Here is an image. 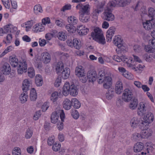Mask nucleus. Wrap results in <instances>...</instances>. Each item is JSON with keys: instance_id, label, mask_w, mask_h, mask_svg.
<instances>
[{"instance_id": "obj_1", "label": "nucleus", "mask_w": 155, "mask_h": 155, "mask_svg": "<svg viewBox=\"0 0 155 155\" xmlns=\"http://www.w3.org/2000/svg\"><path fill=\"white\" fill-rule=\"evenodd\" d=\"M9 61L12 66L14 67H15L18 65L17 71L19 74H21L27 71V64L25 60L24 59L21 61L18 62L16 56L12 55L9 57Z\"/></svg>"}, {"instance_id": "obj_2", "label": "nucleus", "mask_w": 155, "mask_h": 155, "mask_svg": "<svg viewBox=\"0 0 155 155\" xmlns=\"http://www.w3.org/2000/svg\"><path fill=\"white\" fill-rule=\"evenodd\" d=\"M62 94L64 96L70 94L71 95L75 97L78 94V88L74 84H70L68 82H66L64 85Z\"/></svg>"}, {"instance_id": "obj_3", "label": "nucleus", "mask_w": 155, "mask_h": 155, "mask_svg": "<svg viewBox=\"0 0 155 155\" xmlns=\"http://www.w3.org/2000/svg\"><path fill=\"white\" fill-rule=\"evenodd\" d=\"M97 77L99 83L101 84L103 83V86L105 88L107 89L110 87L112 84V78L110 77L106 76V73L104 71H99Z\"/></svg>"}, {"instance_id": "obj_4", "label": "nucleus", "mask_w": 155, "mask_h": 155, "mask_svg": "<svg viewBox=\"0 0 155 155\" xmlns=\"http://www.w3.org/2000/svg\"><path fill=\"white\" fill-rule=\"evenodd\" d=\"M93 39L100 44L104 45L105 43V39L103 35V33L99 28H94V31L91 33Z\"/></svg>"}, {"instance_id": "obj_5", "label": "nucleus", "mask_w": 155, "mask_h": 155, "mask_svg": "<svg viewBox=\"0 0 155 155\" xmlns=\"http://www.w3.org/2000/svg\"><path fill=\"white\" fill-rule=\"evenodd\" d=\"M59 115L60 116L61 121H63L65 117L64 112L63 110L61 109L60 107H58L51 114V123L55 124L57 122L58 120Z\"/></svg>"}, {"instance_id": "obj_6", "label": "nucleus", "mask_w": 155, "mask_h": 155, "mask_svg": "<svg viewBox=\"0 0 155 155\" xmlns=\"http://www.w3.org/2000/svg\"><path fill=\"white\" fill-rule=\"evenodd\" d=\"M113 59L114 60L118 62L123 61L127 64L128 67L135 69L134 67L131 64L132 62V58L131 57H128L125 55H122L120 57L118 55H114L113 57Z\"/></svg>"}, {"instance_id": "obj_7", "label": "nucleus", "mask_w": 155, "mask_h": 155, "mask_svg": "<svg viewBox=\"0 0 155 155\" xmlns=\"http://www.w3.org/2000/svg\"><path fill=\"white\" fill-rule=\"evenodd\" d=\"M149 106V102L147 100H144L139 102L137 109V114L140 116L144 115Z\"/></svg>"}, {"instance_id": "obj_8", "label": "nucleus", "mask_w": 155, "mask_h": 155, "mask_svg": "<svg viewBox=\"0 0 155 155\" xmlns=\"http://www.w3.org/2000/svg\"><path fill=\"white\" fill-rule=\"evenodd\" d=\"M153 30L151 32V35L152 37V39H150L149 41V45H146L145 46V50L147 52H153L155 50V29H152Z\"/></svg>"}, {"instance_id": "obj_9", "label": "nucleus", "mask_w": 155, "mask_h": 155, "mask_svg": "<svg viewBox=\"0 0 155 155\" xmlns=\"http://www.w3.org/2000/svg\"><path fill=\"white\" fill-rule=\"evenodd\" d=\"M143 121L142 120V124L146 126V128L149 126V124L152 122L153 120L154 115L151 112H147L143 117Z\"/></svg>"}, {"instance_id": "obj_10", "label": "nucleus", "mask_w": 155, "mask_h": 155, "mask_svg": "<svg viewBox=\"0 0 155 155\" xmlns=\"http://www.w3.org/2000/svg\"><path fill=\"white\" fill-rule=\"evenodd\" d=\"M130 126L133 128H136L139 126L142 125V120L140 117H133L130 120Z\"/></svg>"}, {"instance_id": "obj_11", "label": "nucleus", "mask_w": 155, "mask_h": 155, "mask_svg": "<svg viewBox=\"0 0 155 155\" xmlns=\"http://www.w3.org/2000/svg\"><path fill=\"white\" fill-rule=\"evenodd\" d=\"M77 9H79L80 11L79 13H84L89 14L90 9V6L88 4H79L76 6Z\"/></svg>"}, {"instance_id": "obj_12", "label": "nucleus", "mask_w": 155, "mask_h": 155, "mask_svg": "<svg viewBox=\"0 0 155 155\" xmlns=\"http://www.w3.org/2000/svg\"><path fill=\"white\" fill-rule=\"evenodd\" d=\"M155 19L152 18L150 20H146L145 22H143V25L145 29L148 31L155 29Z\"/></svg>"}, {"instance_id": "obj_13", "label": "nucleus", "mask_w": 155, "mask_h": 155, "mask_svg": "<svg viewBox=\"0 0 155 155\" xmlns=\"http://www.w3.org/2000/svg\"><path fill=\"white\" fill-rule=\"evenodd\" d=\"M132 90L129 88H126L123 91L122 99L125 102H128L132 99Z\"/></svg>"}, {"instance_id": "obj_14", "label": "nucleus", "mask_w": 155, "mask_h": 155, "mask_svg": "<svg viewBox=\"0 0 155 155\" xmlns=\"http://www.w3.org/2000/svg\"><path fill=\"white\" fill-rule=\"evenodd\" d=\"M148 127L147 128H146V126L142 125V126H140V128L142 130L141 132L142 137V138H147L149 136L151 135L152 133V130L148 129Z\"/></svg>"}, {"instance_id": "obj_15", "label": "nucleus", "mask_w": 155, "mask_h": 155, "mask_svg": "<svg viewBox=\"0 0 155 155\" xmlns=\"http://www.w3.org/2000/svg\"><path fill=\"white\" fill-rule=\"evenodd\" d=\"M103 18L108 21H112L114 19V15L112 14L111 10L105 8L102 15Z\"/></svg>"}, {"instance_id": "obj_16", "label": "nucleus", "mask_w": 155, "mask_h": 155, "mask_svg": "<svg viewBox=\"0 0 155 155\" xmlns=\"http://www.w3.org/2000/svg\"><path fill=\"white\" fill-rule=\"evenodd\" d=\"M116 31L115 28L113 26L109 28L106 32V39L107 42H110L112 37L115 34Z\"/></svg>"}, {"instance_id": "obj_17", "label": "nucleus", "mask_w": 155, "mask_h": 155, "mask_svg": "<svg viewBox=\"0 0 155 155\" xmlns=\"http://www.w3.org/2000/svg\"><path fill=\"white\" fill-rule=\"evenodd\" d=\"M78 32L79 34L81 35H87L89 31L88 28L84 25H81L77 26Z\"/></svg>"}, {"instance_id": "obj_18", "label": "nucleus", "mask_w": 155, "mask_h": 155, "mask_svg": "<svg viewBox=\"0 0 155 155\" xmlns=\"http://www.w3.org/2000/svg\"><path fill=\"white\" fill-rule=\"evenodd\" d=\"M32 82L31 80L27 79L24 80L22 84V89L24 92H26L30 88Z\"/></svg>"}, {"instance_id": "obj_19", "label": "nucleus", "mask_w": 155, "mask_h": 155, "mask_svg": "<svg viewBox=\"0 0 155 155\" xmlns=\"http://www.w3.org/2000/svg\"><path fill=\"white\" fill-rule=\"evenodd\" d=\"M45 29V26L41 23L35 24L32 27V31L36 33L43 31Z\"/></svg>"}, {"instance_id": "obj_20", "label": "nucleus", "mask_w": 155, "mask_h": 155, "mask_svg": "<svg viewBox=\"0 0 155 155\" xmlns=\"http://www.w3.org/2000/svg\"><path fill=\"white\" fill-rule=\"evenodd\" d=\"M87 78L90 82L95 81L97 78V74L94 71H89L87 74Z\"/></svg>"}, {"instance_id": "obj_21", "label": "nucleus", "mask_w": 155, "mask_h": 155, "mask_svg": "<svg viewBox=\"0 0 155 155\" xmlns=\"http://www.w3.org/2000/svg\"><path fill=\"white\" fill-rule=\"evenodd\" d=\"M105 4V1H103L101 2V4H97L96 8L95 9L93 13V15L95 16H97L99 13L101 12V9L103 8Z\"/></svg>"}, {"instance_id": "obj_22", "label": "nucleus", "mask_w": 155, "mask_h": 155, "mask_svg": "<svg viewBox=\"0 0 155 155\" xmlns=\"http://www.w3.org/2000/svg\"><path fill=\"white\" fill-rule=\"evenodd\" d=\"M123 85L122 82L119 81H117L115 84V91L116 94H120L123 91Z\"/></svg>"}, {"instance_id": "obj_23", "label": "nucleus", "mask_w": 155, "mask_h": 155, "mask_svg": "<svg viewBox=\"0 0 155 155\" xmlns=\"http://www.w3.org/2000/svg\"><path fill=\"white\" fill-rule=\"evenodd\" d=\"M79 19L83 23H86L88 22L90 18L89 14L79 13Z\"/></svg>"}, {"instance_id": "obj_24", "label": "nucleus", "mask_w": 155, "mask_h": 155, "mask_svg": "<svg viewBox=\"0 0 155 155\" xmlns=\"http://www.w3.org/2000/svg\"><path fill=\"white\" fill-rule=\"evenodd\" d=\"M1 71L4 74L8 75L11 72L10 65L7 63H5L1 68Z\"/></svg>"}, {"instance_id": "obj_25", "label": "nucleus", "mask_w": 155, "mask_h": 155, "mask_svg": "<svg viewBox=\"0 0 155 155\" xmlns=\"http://www.w3.org/2000/svg\"><path fill=\"white\" fill-rule=\"evenodd\" d=\"M33 24V21H28L21 24L22 27L25 28L26 31H29L31 28Z\"/></svg>"}, {"instance_id": "obj_26", "label": "nucleus", "mask_w": 155, "mask_h": 155, "mask_svg": "<svg viewBox=\"0 0 155 155\" xmlns=\"http://www.w3.org/2000/svg\"><path fill=\"white\" fill-rule=\"evenodd\" d=\"M42 60L44 63L47 64L49 63L51 60L50 54L47 52H43L41 54Z\"/></svg>"}, {"instance_id": "obj_27", "label": "nucleus", "mask_w": 155, "mask_h": 155, "mask_svg": "<svg viewBox=\"0 0 155 155\" xmlns=\"http://www.w3.org/2000/svg\"><path fill=\"white\" fill-rule=\"evenodd\" d=\"M75 73L76 75L78 77L83 76L85 73L84 68L81 66H78L75 68Z\"/></svg>"}, {"instance_id": "obj_28", "label": "nucleus", "mask_w": 155, "mask_h": 155, "mask_svg": "<svg viewBox=\"0 0 155 155\" xmlns=\"http://www.w3.org/2000/svg\"><path fill=\"white\" fill-rule=\"evenodd\" d=\"M108 89H109L107 90L106 92V97L107 100H110L114 95V88H110V87Z\"/></svg>"}, {"instance_id": "obj_29", "label": "nucleus", "mask_w": 155, "mask_h": 155, "mask_svg": "<svg viewBox=\"0 0 155 155\" xmlns=\"http://www.w3.org/2000/svg\"><path fill=\"white\" fill-rule=\"evenodd\" d=\"M144 148V144L141 142L136 143L134 146V150L135 152H137L141 151Z\"/></svg>"}, {"instance_id": "obj_30", "label": "nucleus", "mask_w": 155, "mask_h": 155, "mask_svg": "<svg viewBox=\"0 0 155 155\" xmlns=\"http://www.w3.org/2000/svg\"><path fill=\"white\" fill-rule=\"evenodd\" d=\"M35 82L37 86H41L43 84V78L41 75L40 74L36 75L35 78Z\"/></svg>"}, {"instance_id": "obj_31", "label": "nucleus", "mask_w": 155, "mask_h": 155, "mask_svg": "<svg viewBox=\"0 0 155 155\" xmlns=\"http://www.w3.org/2000/svg\"><path fill=\"white\" fill-rule=\"evenodd\" d=\"M16 29V27L14 26L11 24L6 25L4 27V30L5 31V33L8 32L13 33Z\"/></svg>"}, {"instance_id": "obj_32", "label": "nucleus", "mask_w": 155, "mask_h": 155, "mask_svg": "<svg viewBox=\"0 0 155 155\" xmlns=\"http://www.w3.org/2000/svg\"><path fill=\"white\" fill-rule=\"evenodd\" d=\"M63 105L64 108L66 110H70L71 107L72 102L68 98L65 99L63 103Z\"/></svg>"}, {"instance_id": "obj_33", "label": "nucleus", "mask_w": 155, "mask_h": 155, "mask_svg": "<svg viewBox=\"0 0 155 155\" xmlns=\"http://www.w3.org/2000/svg\"><path fill=\"white\" fill-rule=\"evenodd\" d=\"M59 93L57 91L52 92L50 97V100L53 102H55L56 101L59 97Z\"/></svg>"}, {"instance_id": "obj_34", "label": "nucleus", "mask_w": 155, "mask_h": 155, "mask_svg": "<svg viewBox=\"0 0 155 155\" xmlns=\"http://www.w3.org/2000/svg\"><path fill=\"white\" fill-rule=\"evenodd\" d=\"M123 43V40L121 36L119 35L116 36L114 39V43L116 46L120 47L121 45Z\"/></svg>"}, {"instance_id": "obj_35", "label": "nucleus", "mask_w": 155, "mask_h": 155, "mask_svg": "<svg viewBox=\"0 0 155 155\" xmlns=\"http://www.w3.org/2000/svg\"><path fill=\"white\" fill-rule=\"evenodd\" d=\"M67 21L69 23L72 25H76L78 20L76 17L74 16H70L68 17Z\"/></svg>"}, {"instance_id": "obj_36", "label": "nucleus", "mask_w": 155, "mask_h": 155, "mask_svg": "<svg viewBox=\"0 0 155 155\" xmlns=\"http://www.w3.org/2000/svg\"><path fill=\"white\" fill-rule=\"evenodd\" d=\"M138 104V100L136 99H134L130 102L129 107L131 110H134L136 108Z\"/></svg>"}, {"instance_id": "obj_37", "label": "nucleus", "mask_w": 155, "mask_h": 155, "mask_svg": "<svg viewBox=\"0 0 155 155\" xmlns=\"http://www.w3.org/2000/svg\"><path fill=\"white\" fill-rule=\"evenodd\" d=\"M70 74V69L68 68H65L62 72L61 76L64 79H66L69 77Z\"/></svg>"}, {"instance_id": "obj_38", "label": "nucleus", "mask_w": 155, "mask_h": 155, "mask_svg": "<svg viewBox=\"0 0 155 155\" xmlns=\"http://www.w3.org/2000/svg\"><path fill=\"white\" fill-rule=\"evenodd\" d=\"M55 70L56 72L58 74L61 73L64 68V65L62 61L58 62L55 65Z\"/></svg>"}, {"instance_id": "obj_39", "label": "nucleus", "mask_w": 155, "mask_h": 155, "mask_svg": "<svg viewBox=\"0 0 155 155\" xmlns=\"http://www.w3.org/2000/svg\"><path fill=\"white\" fill-rule=\"evenodd\" d=\"M37 96L35 90L34 88L31 89L30 93V99L32 101H35L37 98Z\"/></svg>"}, {"instance_id": "obj_40", "label": "nucleus", "mask_w": 155, "mask_h": 155, "mask_svg": "<svg viewBox=\"0 0 155 155\" xmlns=\"http://www.w3.org/2000/svg\"><path fill=\"white\" fill-rule=\"evenodd\" d=\"M71 102L72 105L75 108L78 109L81 106V103L77 99L75 98H72Z\"/></svg>"}, {"instance_id": "obj_41", "label": "nucleus", "mask_w": 155, "mask_h": 155, "mask_svg": "<svg viewBox=\"0 0 155 155\" xmlns=\"http://www.w3.org/2000/svg\"><path fill=\"white\" fill-rule=\"evenodd\" d=\"M130 0L117 1V6H124L130 4Z\"/></svg>"}, {"instance_id": "obj_42", "label": "nucleus", "mask_w": 155, "mask_h": 155, "mask_svg": "<svg viewBox=\"0 0 155 155\" xmlns=\"http://www.w3.org/2000/svg\"><path fill=\"white\" fill-rule=\"evenodd\" d=\"M28 75L30 78H33L35 75V71L33 67H30L28 68Z\"/></svg>"}, {"instance_id": "obj_43", "label": "nucleus", "mask_w": 155, "mask_h": 155, "mask_svg": "<svg viewBox=\"0 0 155 155\" xmlns=\"http://www.w3.org/2000/svg\"><path fill=\"white\" fill-rule=\"evenodd\" d=\"M74 47L76 49H79L81 46V41L78 39L74 38L73 39Z\"/></svg>"}, {"instance_id": "obj_44", "label": "nucleus", "mask_w": 155, "mask_h": 155, "mask_svg": "<svg viewBox=\"0 0 155 155\" xmlns=\"http://www.w3.org/2000/svg\"><path fill=\"white\" fill-rule=\"evenodd\" d=\"M117 6V1L114 0L109 2L107 4L105 8L111 10L113 7Z\"/></svg>"}, {"instance_id": "obj_45", "label": "nucleus", "mask_w": 155, "mask_h": 155, "mask_svg": "<svg viewBox=\"0 0 155 155\" xmlns=\"http://www.w3.org/2000/svg\"><path fill=\"white\" fill-rule=\"evenodd\" d=\"M66 28L70 33H73L75 32L76 31L75 27L72 25L70 24L66 25Z\"/></svg>"}, {"instance_id": "obj_46", "label": "nucleus", "mask_w": 155, "mask_h": 155, "mask_svg": "<svg viewBox=\"0 0 155 155\" xmlns=\"http://www.w3.org/2000/svg\"><path fill=\"white\" fill-rule=\"evenodd\" d=\"M21 149L17 147H14L12 150V155H21Z\"/></svg>"}, {"instance_id": "obj_47", "label": "nucleus", "mask_w": 155, "mask_h": 155, "mask_svg": "<svg viewBox=\"0 0 155 155\" xmlns=\"http://www.w3.org/2000/svg\"><path fill=\"white\" fill-rule=\"evenodd\" d=\"M57 35L58 38L60 40L64 41L67 39V36L63 32L61 31L58 32Z\"/></svg>"}, {"instance_id": "obj_48", "label": "nucleus", "mask_w": 155, "mask_h": 155, "mask_svg": "<svg viewBox=\"0 0 155 155\" xmlns=\"http://www.w3.org/2000/svg\"><path fill=\"white\" fill-rule=\"evenodd\" d=\"M33 134L32 130L30 128L27 129L25 133V137L26 139H30L31 137Z\"/></svg>"}, {"instance_id": "obj_49", "label": "nucleus", "mask_w": 155, "mask_h": 155, "mask_svg": "<svg viewBox=\"0 0 155 155\" xmlns=\"http://www.w3.org/2000/svg\"><path fill=\"white\" fill-rule=\"evenodd\" d=\"M34 11L35 13L36 14L42 13L43 11L42 8L39 5H36L34 7Z\"/></svg>"}, {"instance_id": "obj_50", "label": "nucleus", "mask_w": 155, "mask_h": 155, "mask_svg": "<svg viewBox=\"0 0 155 155\" xmlns=\"http://www.w3.org/2000/svg\"><path fill=\"white\" fill-rule=\"evenodd\" d=\"M19 98L21 103H24L27 101L28 96L26 94L22 93L20 95Z\"/></svg>"}, {"instance_id": "obj_51", "label": "nucleus", "mask_w": 155, "mask_h": 155, "mask_svg": "<svg viewBox=\"0 0 155 155\" xmlns=\"http://www.w3.org/2000/svg\"><path fill=\"white\" fill-rule=\"evenodd\" d=\"M148 16L154 19V15L155 14V10L154 8H150L148 10Z\"/></svg>"}, {"instance_id": "obj_52", "label": "nucleus", "mask_w": 155, "mask_h": 155, "mask_svg": "<svg viewBox=\"0 0 155 155\" xmlns=\"http://www.w3.org/2000/svg\"><path fill=\"white\" fill-rule=\"evenodd\" d=\"M62 83V79L60 77H58L55 79L54 83V85L55 87H58L61 85Z\"/></svg>"}, {"instance_id": "obj_53", "label": "nucleus", "mask_w": 155, "mask_h": 155, "mask_svg": "<svg viewBox=\"0 0 155 155\" xmlns=\"http://www.w3.org/2000/svg\"><path fill=\"white\" fill-rule=\"evenodd\" d=\"M123 76L129 80H132L134 79V75L127 71Z\"/></svg>"}, {"instance_id": "obj_54", "label": "nucleus", "mask_w": 155, "mask_h": 155, "mask_svg": "<svg viewBox=\"0 0 155 155\" xmlns=\"http://www.w3.org/2000/svg\"><path fill=\"white\" fill-rule=\"evenodd\" d=\"M61 147V144L55 142L53 145L52 149L54 151H57L60 150Z\"/></svg>"}, {"instance_id": "obj_55", "label": "nucleus", "mask_w": 155, "mask_h": 155, "mask_svg": "<svg viewBox=\"0 0 155 155\" xmlns=\"http://www.w3.org/2000/svg\"><path fill=\"white\" fill-rule=\"evenodd\" d=\"M133 59V58H132ZM133 62V60H132V63H131L132 64V65H133V66L134 68H135V69H133L131 68H129L131 69H132L133 70H134L135 71H137L138 70H141L142 69H143L144 67V66L143 65H142L140 64H139L137 67H135V64H132Z\"/></svg>"}, {"instance_id": "obj_56", "label": "nucleus", "mask_w": 155, "mask_h": 155, "mask_svg": "<svg viewBox=\"0 0 155 155\" xmlns=\"http://www.w3.org/2000/svg\"><path fill=\"white\" fill-rule=\"evenodd\" d=\"M2 1L6 8L9 9L10 7V5L9 0H2Z\"/></svg>"}, {"instance_id": "obj_57", "label": "nucleus", "mask_w": 155, "mask_h": 155, "mask_svg": "<svg viewBox=\"0 0 155 155\" xmlns=\"http://www.w3.org/2000/svg\"><path fill=\"white\" fill-rule=\"evenodd\" d=\"M42 24L43 25H46L47 24H48L50 23V20L49 17H46L43 18L41 21Z\"/></svg>"}, {"instance_id": "obj_58", "label": "nucleus", "mask_w": 155, "mask_h": 155, "mask_svg": "<svg viewBox=\"0 0 155 155\" xmlns=\"http://www.w3.org/2000/svg\"><path fill=\"white\" fill-rule=\"evenodd\" d=\"M41 114V111L39 110L36 111L34 114L33 119L35 120H38L40 117Z\"/></svg>"}, {"instance_id": "obj_59", "label": "nucleus", "mask_w": 155, "mask_h": 155, "mask_svg": "<svg viewBox=\"0 0 155 155\" xmlns=\"http://www.w3.org/2000/svg\"><path fill=\"white\" fill-rule=\"evenodd\" d=\"M133 136V139L135 140H140L142 138L141 134L138 133H134Z\"/></svg>"}, {"instance_id": "obj_60", "label": "nucleus", "mask_w": 155, "mask_h": 155, "mask_svg": "<svg viewBox=\"0 0 155 155\" xmlns=\"http://www.w3.org/2000/svg\"><path fill=\"white\" fill-rule=\"evenodd\" d=\"M35 67L39 71H41L43 69L42 64L41 62H37L35 64Z\"/></svg>"}, {"instance_id": "obj_61", "label": "nucleus", "mask_w": 155, "mask_h": 155, "mask_svg": "<svg viewBox=\"0 0 155 155\" xmlns=\"http://www.w3.org/2000/svg\"><path fill=\"white\" fill-rule=\"evenodd\" d=\"M71 8V5L70 4H67L63 6L61 10L62 12H64L66 10H70Z\"/></svg>"}, {"instance_id": "obj_62", "label": "nucleus", "mask_w": 155, "mask_h": 155, "mask_svg": "<svg viewBox=\"0 0 155 155\" xmlns=\"http://www.w3.org/2000/svg\"><path fill=\"white\" fill-rule=\"evenodd\" d=\"M72 117L75 119H77L79 117V114L78 111L76 110H72L71 112Z\"/></svg>"}, {"instance_id": "obj_63", "label": "nucleus", "mask_w": 155, "mask_h": 155, "mask_svg": "<svg viewBox=\"0 0 155 155\" xmlns=\"http://www.w3.org/2000/svg\"><path fill=\"white\" fill-rule=\"evenodd\" d=\"M54 137L52 136L48 138V143L49 145H52L54 142Z\"/></svg>"}, {"instance_id": "obj_64", "label": "nucleus", "mask_w": 155, "mask_h": 155, "mask_svg": "<svg viewBox=\"0 0 155 155\" xmlns=\"http://www.w3.org/2000/svg\"><path fill=\"white\" fill-rule=\"evenodd\" d=\"M55 23L57 26L60 27H62L64 25L63 20L61 19L55 20Z\"/></svg>"}]
</instances>
